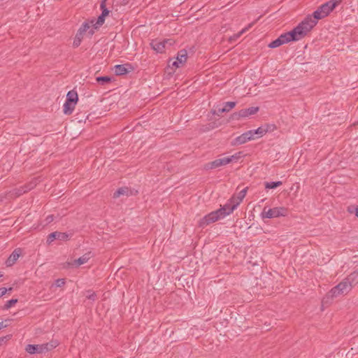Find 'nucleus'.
<instances>
[{"label":"nucleus","instance_id":"nucleus-45","mask_svg":"<svg viewBox=\"0 0 358 358\" xmlns=\"http://www.w3.org/2000/svg\"><path fill=\"white\" fill-rule=\"evenodd\" d=\"M357 124H358V121H357Z\"/></svg>","mask_w":358,"mask_h":358},{"label":"nucleus","instance_id":"nucleus-6","mask_svg":"<svg viewBox=\"0 0 358 358\" xmlns=\"http://www.w3.org/2000/svg\"><path fill=\"white\" fill-rule=\"evenodd\" d=\"M352 289L350 282H348L346 278H345L343 281H341L336 286L333 287L330 291V294L331 297H337L341 294H345L348 293Z\"/></svg>","mask_w":358,"mask_h":358},{"label":"nucleus","instance_id":"nucleus-5","mask_svg":"<svg viewBox=\"0 0 358 358\" xmlns=\"http://www.w3.org/2000/svg\"><path fill=\"white\" fill-rule=\"evenodd\" d=\"M174 43L175 41L172 38L164 39L162 41L155 38L150 42V46L157 53H163L165 52L167 45L171 46Z\"/></svg>","mask_w":358,"mask_h":358},{"label":"nucleus","instance_id":"nucleus-16","mask_svg":"<svg viewBox=\"0 0 358 358\" xmlns=\"http://www.w3.org/2000/svg\"><path fill=\"white\" fill-rule=\"evenodd\" d=\"M236 103L235 101H228L224 103L222 108H219L217 112H214V114L220 115V113L229 112L236 106Z\"/></svg>","mask_w":358,"mask_h":358},{"label":"nucleus","instance_id":"nucleus-36","mask_svg":"<svg viewBox=\"0 0 358 358\" xmlns=\"http://www.w3.org/2000/svg\"><path fill=\"white\" fill-rule=\"evenodd\" d=\"M101 15H103V16L106 17L109 14V10L106 8V5L104 6L103 8H101Z\"/></svg>","mask_w":358,"mask_h":358},{"label":"nucleus","instance_id":"nucleus-25","mask_svg":"<svg viewBox=\"0 0 358 358\" xmlns=\"http://www.w3.org/2000/svg\"><path fill=\"white\" fill-rule=\"evenodd\" d=\"M248 187L243 189L238 194L237 197H234V203H238V205L245 198L247 193Z\"/></svg>","mask_w":358,"mask_h":358},{"label":"nucleus","instance_id":"nucleus-22","mask_svg":"<svg viewBox=\"0 0 358 358\" xmlns=\"http://www.w3.org/2000/svg\"><path fill=\"white\" fill-rule=\"evenodd\" d=\"M66 101L71 102L73 103H77L78 101V93L75 90L69 91L66 94Z\"/></svg>","mask_w":358,"mask_h":358},{"label":"nucleus","instance_id":"nucleus-34","mask_svg":"<svg viewBox=\"0 0 358 358\" xmlns=\"http://www.w3.org/2000/svg\"><path fill=\"white\" fill-rule=\"evenodd\" d=\"M65 284V280L64 278H59L55 280V285L57 287H61Z\"/></svg>","mask_w":358,"mask_h":358},{"label":"nucleus","instance_id":"nucleus-32","mask_svg":"<svg viewBox=\"0 0 358 358\" xmlns=\"http://www.w3.org/2000/svg\"><path fill=\"white\" fill-rule=\"evenodd\" d=\"M282 43H281L280 40L278 38H276L275 40L273 41L272 42H271L269 44H268V47L270 48H278L280 45H282Z\"/></svg>","mask_w":358,"mask_h":358},{"label":"nucleus","instance_id":"nucleus-15","mask_svg":"<svg viewBox=\"0 0 358 358\" xmlns=\"http://www.w3.org/2000/svg\"><path fill=\"white\" fill-rule=\"evenodd\" d=\"M86 24L83 27H80L76 33V35L75 36V38H74V41H73V46L74 48H78L80 43H81V41L83 40V31H85V28H86Z\"/></svg>","mask_w":358,"mask_h":358},{"label":"nucleus","instance_id":"nucleus-35","mask_svg":"<svg viewBox=\"0 0 358 358\" xmlns=\"http://www.w3.org/2000/svg\"><path fill=\"white\" fill-rule=\"evenodd\" d=\"M12 290V287H10L8 289L6 288V287H1L0 288V298L1 296H3L4 294H6V293L8 292V291H11Z\"/></svg>","mask_w":358,"mask_h":358},{"label":"nucleus","instance_id":"nucleus-28","mask_svg":"<svg viewBox=\"0 0 358 358\" xmlns=\"http://www.w3.org/2000/svg\"><path fill=\"white\" fill-rule=\"evenodd\" d=\"M243 156L241 152H238L231 156L227 157L229 164L237 162Z\"/></svg>","mask_w":358,"mask_h":358},{"label":"nucleus","instance_id":"nucleus-11","mask_svg":"<svg viewBox=\"0 0 358 358\" xmlns=\"http://www.w3.org/2000/svg\"><path fill=\"white\" fill-rule=\"evenodd\" d=\"M255 138L256 137H253L251 130H249L236 137L235 138V144L242 145L249 141L255 140Z\"/></svg>","mask_w":358,"mask_h":358},{"label":"nucleus","instance_id":"nucleus-18","mask_svg":"<svg viewBox=\"0 0 358 358\" xmlns=\"http://www.w3.org/2000/svg\"><path fill=\"white\" fill-rule=\"evenodd\" d=\"M86 24V27L85 29V31H83V38L85 35H87L88 36L91 37L96 31V27H93V26L89 22L88 20L84 22L80 27H83Z\"/></svg>","mask_w":358,"mask_h":358},{"label":"nucleus","instance_id":"nucleus-24","mask_svg":"<svg viewBox=\"0 0 358 358\" xmlns=\"http://www.w3.org/2000/svg\"><path fill=\"white\" fill-rule=\"evenodd\" d=\"M96 80L99 84L104 85L107 83H110L112 80H113V77L111 76H99L96 78Z\"/></svg>","mask_w":358,"mask_h":358},{"label":"nucleus","instance_id":"nucleus-14","mask_svg":"<svg viewBox=\"0 0 358 358\" xmlns=\"http://www.w3.org/2000/svg\"><path fill=\"white\" fill-rule=\"evenodd\" d=\"M229 164L227 157L217 159L207 164V169H213L220 166H225Z\"/></svg>","mask_w":358,"mask_h":358},{"label":"nucleus","instance_id":"nucleus-17","mask_svg":"<svg viewBox=\"0 0 358 358\" xmlns=\"http://www.w3.org/2000/svg\"><path fill=\"white\" fill-rule=\"evenodd\" d=\"M20 255V249H15L11 255L9 256L8 259L6 260V265L8 266H10L13 265L15 262L18 259Z\"/></svg>","mask_w":358,"mask_h":358},{"label":"nucleus","instance_id":"nucleus-19","mask_svg":"<svg viewBox=\"0 0 358 358\" xmlns=\"http://www.w3.org/2000/svg\"><path fill=\"white\" fill-rule=\"evenodd\" d=\"M105 18L106 17L103 16V15L101 14L96 20L95 18H93L88 21L93 26V27H96V31L104 23Z\"/></svg>","mask_w":358,"mask_h":358},{"label":"nucleus","instance_id":"nucleus-4","mask_svg":"<svg viewBox=\"0 0 358 358\" xmlns=\"http://www.w3.org/2000/svg\"><path fill=\"white\" fill-rule=\"evenodd\" d=\"M287 215V210L284 207H275L273 208H267L266 207H264L261 213V217L262 219H272L282 216L285 217Z\"/></svg>","mask_w":358,"mask_h":358},{"label":"nucleus","instance_id":"nucleus-30","mask_svg":"<svg viewBox=\"0 0 358 358\" xmlns=\"http://www.w3.org/2000/svg\"><path fill=\"white\" fill-rule=\"evenodd\" d=\"M133 69H115V74L116 76H123L131 72Z\"/></svg>","mask_w":358,"mask_h":358},{"label":"nucleus","instance_id":"nucleus-37","mask_svg":"<svg viewBox=\"0 0 358 358\" xmlns=\"http://www.w3.org/2000/svg\"><path fill=\"white\" fill-rule=\"evenodd\" d=\"M254 23L255 22H252V23L249 24L248 27L243 29L242 31L238 34V36H241L243 33L245 32L247 30H248L250 28H251L252 27V25L254 24Z\"/></svg>","mask_w":358,"mask_h":358},{"label":"nucleus","instance_id":"nucleus-20","mask_svg":"<svg viewBox=\"0 0 358 358\" xmlns=\"http://www.w3.org/2000/svg\"><path fill=\"white\" fill-rule=\"evenodd\" d=\"M251 131L253 137H255V135H258V137H262L268 131V125L259 127L257 129L251 130Z\"/></svg>","mask_w":358,"mask_h":358},{"label":"nucleus","instance_id":"nucleus-26","mask_svg":"<svg viewBox=\"0 0 358 358\" xmlns=\"http://www.w3.org/2000/svg\"><path fill=\"white\" fill-rule=\"evenodd\" d=\"M129 192V189L126 187L119 188L113 194L115 198H117L121 195H127Z\"/></svg>","mask_w":358,"mask_h":358},{"label":"nucleus","instance_id":"nucleus-2","mask_svg":"<svg viewBox=\"0 0 358 358\" xmlns=\"http://www.w3.org/2000/svg\"><path fill=\"white\" fill-rule=\"evenodd\" d=\"M341 0H331L323 3L313 12V15L310 16L311 20H315L317 24L319 20L327 17L336 7V6L341 3Z\"/></svg>","mask_w":358,"mask_h":358},{"label":"nucleus","instance_id":"nucleus-1","mask_svg":"<svg viewBox=\"0 0 358 358\" xmlns=\"http://www.w3.org/2000/svg\"><path fill=\"white\" fill-rule=\"evenodd\" d=\"M315 25V20L312 21L311 17L308 16L292 31L286 33L289 42L303 38Z\"/></svg>","mask_w":358,"mask_h":358},{"label":"nucleus","instance_id":"nucleus-3","mask_svg":"<svg viewBox=\"0 0 358 358\" xmlns=\"http://www.w3.org/2000/svg\"><path fill=\"white\" fill-rule=\"evenodd\" d=\"M58 345L59 342L57 340H52L48 343L41 345L29 344L26 346L25 350L30 355L43 354L52 350Z\"/></svg>","mask_w":358,"mask_h":358},{"label":"nucleus","instance_id":"nucleus-44","mask_svg":"<svg viewBox=\"0 0 358 358\" xmlns=\"http://www.w3.org/2000/svg\"><path fill=\"white\" fill-rule=\"evenodd\" d=\"M1 277H2V274L0 273V278H1Z\"/></svg>","mask_w":358,"mask_h":358},{"label":"nucleus","instance_id":"nucleus-9","mask_svg":"<svg viewBox=\"0 0 358 358\" xmlns=\"http://www.w3.org/2000/svg\"><path fill=\"white\" fill-rule=\"evenodd\" d=\"M259 110L257 106H252L248 108L240 110L232 115L234 119L240 120L241 118H245L252 115L256 114Z\"/></svg>","mask_w":358,"mask_h":358},{"label":"nucleus","instance_id":"nucleus-27","mask_svg":"<svg viewBox=\"0 0 358 358\" xmlns=\"http://www.w3.org/2000/svg\"><path fill=\"white\" fill-rule=\"evenodd\" d=\"M36 179H34V181L31 182L27 186L22 188V189L20 191L19 194H22L23 193H25L31 189H32L36 185Z\"/></svg>","mask_w":358,"mask_h":358},{"label":"nucleus","instance_id":"nucleus-23","mask_svg":"<svg viewBox=\"0 0 358 358\" xmlns=\"http://www.w3.org/2000/svg\"><path fill=\"white\" fill-rule=\"evenodd\" d=\"M346 280L350 282V285L352 287L354 285L358 283V271H355L350 274Z\"/></svg>","mask_w":358,"mask_h":358},{"label":"nucleus","instance_id":"nucleus-42","mask_svg":"<svg viewBox=\"0 0 358 358\" xmlns=\"http://www.w3.org/2000/svg\"><path fill=\"white\" fill-rule=\"evenodd\" d=\"M7 327V324H5L3 323V322H0V329H3V328H5V327Z\"/></svg>","mask_w":358,"mask_h":358},{"label":"nucleus","instance_id":"nucleus-38","mask_svg":"<svg viewBox=\"0 0 358 358\" xmlns=\"http://www.w3.org/2000/svg\"><path fill=\"white\" fill-rule=\"evenodd\" d=\"M53 220H54V217H53V215H48V216L46 217V219H45L46 224H49V223H50L51 222H52V221H53Z\"/></svg>","mask_w":358,"mask_h":358},{"label":"nucleus","instance_id":"nucleus-40","mask_svg":"<svg viewBox=\"0 0 358 358\" xmlns=\"http://www.w3.org/2000/svg\"><path fill=\"white\" fill-rule=\"evenodd\" d=\"M87 297L90 299L94 300L95 299V294L92 293V294H90Z\"/></svg>","mask_w":358,"mask_h":358},{"label":"nucleus","instance_id":"nucleus-7","mask_svg":"<svg viewBox=\"0 0 358 358\" xmlns=\"http://www.w3.org/2000/svg\"><path fill=\"white\" fill-rule=\"evenodd\" d=\"M220 213L217 210H214L205 215L203 218H201L199 222V226L201 228H204L208 224L215 222L216 221L222 219V216L220 215Z\"/></svg>","mask_w":358,"mask_h":358},{"label":"nucleus","instance_id":"nucleus-39","mask_svg":"<svg viewBox=\"0 0 358 358\" xmlns=\"http://www.w3.org/2000/svg\"><path fill=\"white\" fill-rule=\"evenodd\" d=\"M113 67H131L130 64H116Z\"/></svg>","mask_w":358,"mask_h":358},{"label":"nucleus","instance_id":"nucleus-29","mask_svg":"<svg viewBox=\"0 0 358 358\" xmlns=\"http://www.w3.org/2000/svg\"><path fill=\"white\" fill-rule=\"evenodd\" d=\"M282 184L281 181H276V182H266L265 183V188L266 189H274L279 186H280Z\"/></svg>","mask_w":358,"mask_h":358},{"label":"nucleus","instance_id":"nucleus-10","mask_svg":"<svg viewBox=\"0 0 358 358\" xmlns=\"http://www.w3.org/2000/svg\"><path fill=\"white\" fill-rule=\"evenodd\" d=\"M92 257V252H88L78 259L73 260L72 262H67V264L69 266L71 267H78L80 265L87 263Z\"/></svg>","mask_w":358,"mask_h":358},{"label":"nucleus","instance_id":"nucleus-43","mask_svg":"<svg viewBox=\"0 0 358 358\" xmlns=\"http://www.w3.org/2000/svg\"><path fill=\"white\" fill-rule=\"evenodd\" d=\"M355 215L358 217V208H355Z\"/></svg>","mask_w":358,"mask_h":358},{"label":"nucleus","instance_id":"nucleus-33","mask_svg":"<svg viewBox=\"0 0 358 358\" xmlns=\"http://www.w3.org/2000/svg\"><path fill=\"white\" fill-rule=\"evenodd\" d=\"M278 38L280 40L281 43L283 44L289 43V41L288 39V37L286 34V33L281 34Z\"/></svg>","mask_w":358,"mask_h":358},{"label":"nucleus","instance_id":"nucleus-41","mask_svg":"<svg viewBox=\"0 0 358 358\" xmlns=\"http://www.w3.org/2000/svg\"><path fill=\"white\" fill-rule=\"evenodd\" d=\"M106 1L107 0H101V4H100V8H103L104 7V6L106 5Z\"/></svg>","mask_w":358,"mask_h":358},{"label":"nucleus","instance_id":"nucleus-12","mask_svg":"<svg viewBox=\"0 0 358 358\" xmlns=\"http://www.w3.org/2000/svg\"><path fill=\"white\" fill-rule=\"evenodd\" d=\"M187 52L185 49L180 50L178 51L176 57V60L174 61L172 65L174 67H178V64H184L187 59Z\"/></svg>","mask_w":358,"mask_h":358},{"label":"nucleus","instance_id":"nucleus-21","mask_svg":"<svg viewBox=\"0 0 358 358\" xmlns=\"http://www.w3.org/2000/svg\"><path fill=\"white\" fill-rule=\"evenodd\" d=\"M76 103H73L71 102L66 101L63 106V110L64 114L70 115L74 110L75 106Z\"/></svg>","mask_w":358,"mask_h":358},{"label":"nucleus","instance_id":"nucleus-13","mask_svg":"<svg viewBox=\"0 0 358 358\" xmlns=\"http://www.w3.org/2000/svg\"><path fill=\"white\" fill-rule=\"evenodd\" d=\"M69 234L63 232L55 231L49 234L47 241L48 243H52L55 239L60 241H66L69 239Z\"/></svg>","mask_w":358,"mask_h":358},{"label":"nucleus","instance_id":"nucleus-31","mask_svg":"<svg viewBox=\"0 0 358 358\" xmlns=\"http://www.w3.org/2000/svg\"><path fill=\"white\" fill-rule=\"evenodd\" d=\"M17 299H12L10 300H8L6 301L5 305L3 307V310H8L10 308L13 306H14L15 303H17Z\"/></svg>","mask_w":358,"mask_h":358},{"label":"nucleus","instance_id":"nucleus-8","mask_svg":"<svg viewBox=\"0 0 358 358\" xmlns=\"http://www.w3.org/2000/svg\"><path fill=\"white\" fill-rule=\"evenodd\" d=\"M238 206V203H234V196H233L229 200H228V201L223 206H221L220 208L217 209V210L220 212V215L222 218H224L232 213Z\"/></svg>","mask_w":358,"mask_h":358}]
</instances>
